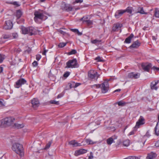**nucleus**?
I'll return each instance as SVG.
<instances>
[{"label": "nucleus", "mask_w": 159, "mask_h": 159, "mask_svg": "<svg viewBox=\"0 0 159 159\" xmlns=\"http://www.w3.org/2000/svg\"><path fill=\"white\" fill-rule=\"evenodd\" d=\"M15 118L13 117H8L0 120V127H4L11 125L14 123Z\"/></svg>", "instance_id": "obj_1"}, {"label": "nucleus", "mask_w": 159, "mask_h": 159, "mask_svg": "<svg viewBox=\"0 0 159 159\" xmlns=\"http://www.w3.org/2000/svg\"><path fill=\"white\" fill-rule=\"evenodd\" d=\"M109 84L107 81H105L101 84H94L91 86L92 88H100L102 93H105L108 91L109 90Z\"/></svg>", "instance_id": "obj_2"}, {"label": "nucleus", "mask_w": 159, "mask_h": 159, "mask_svg": "<svg viewBox=\"0 0 159 159\" xmlns=\"http://www.w3.org/2000/svg\"><path fill=\"white\" fill-rule=\"evenodd\" d=\"M12 149L20 156H23V148L21 144L17 143H14L12 146Z\"/></svg>", "instance_id": "obj_3"}, {"label": "nucleus", "mask_w": 159, "mask_h": 159, "mask_svg": "<svg viewBox=\"0 0 159 159\" xmlns=\"http://www.w3.org/2000/svg\"><path fill=\"white\" fill-rule=\"evenodd\" d=\"M21 29L22 33L24 34H28L30 35H32L35 33L34 29L32 27L26 28L22 26Z\"/></svg>", "instance_id": "obj_4"}, {"label": "nucleus", "mask_w": 159, "mask_h": 159, "mask_svg": "<svg viewBox=\"0 0 159 159\" xmlns=\"http://www.w3.org/2000/svg\"><path fill=\"white\" fill-rule=\"evenodd\" d=\"M66 68L75 67L77 65V60L76 59H74L72 60H70L66 63Z\"/></svg>", "instance_id": "obj_5"}, {"label": "nucleus", "mask_w": 159, "mask_h": 159, "mask_svg": "<svg viewBox=\"0 0 159 159\" xmlns=\"http://www.w3.org/2000/svg\"><path fill=\"white\" fill-rule=\"evenodd\" d=\"M61 8L62 10L67 11H71L73 9V7L70 4H66L65 2L62 3Z\"/></svg>", "instance_id": "obj_6"}, {"label": "nucleus", "mask_w": 159, "mask_h": 159, "mask_svg": "<svg viewBox=\"0 0 159 159\" xmlns=\"http://www.w3.org/2000/svg\"><path fill=\"white\" fill-rule=\"evenodd\" d=\"M34 15L35 16L34 20L36 22L37 21L38 19L42 20L44 16L43 14L39 11H35Z\"/></svg>", "instance_id": "obj_7"}, {"label": "nucleus", "mask_w": 159, "mask_h": 159, "mask_svg": "<svg viewBox=\"0 0 159 159\" xmlns=\"http://www.w3.org/2000/svg\"><path fill=\"white\" fill-rule=\"evenodd\" d=\"M88 74L89 78L91 79H94L96 77L97 79L99 75L97 71L93 70H90L88 72Z\"/></svg>", "instance_id": "obj_8"}, {"label": "nucleus", "mask_w": 159, "mask_h": 159, "mask_svg": "<svg viewBox=\"0 0 159 159\" xmlns=\"http://www.w3.org/2000/svg\"><path fill=\"white\" fill-rule=\"evenodd\" d=\"M26 82V81L24 79H20L16 82L15 86L16 88H20L22 85L25 84Z\"/></svg>", "instance_id": "obj_9"}, {"label": "nucleus", "mask_w": 159, "mask_h": 159, "mask_svg": "<svg viewBox=\"0 0 159 159\" xmlns=\"http://www.w3.org/2000/svg\"><path fill=\"white\" fill-rule=\"evenodd\" d=\"M13 25L11 20H8L5 21L4 26V28L6 30H10L13 27Z\"/></svg>", "instance_id": "obj_10"}, {"label": "nucleus", "mask_w": 159, "mask_h": 159, "mask_svg": "<svg viewBox=\"0 0 159 159\" xmlns=\"http://www.w3.org/2000/svg\"><path fill=\"white\" fill-rule=\"evenodd\" d=\"M144 123V118L142 116H140L138 121L136 123L135 128H138L140 126L143 125Z\"/></svg>", "instance_id": "obj_11"}, {"label": "nucleus", "mask_w": 159, "mask_h": 159, "mask_svg": "<svg viewBox=\"0 0 159 159\" xmlns=\"http://www.w3.org/2000/svg\"><path fill=\"white\" fill-rule=\"evenodd\" d=\"M31 103L32 107L34 108H36L39 105V102L38 99L35 98L32 100Z\"/></svg>", "instance_id": "obj_12"}, {"label": "nucleus", "mask_w": 159, "mask_h": 159, "mask_svg": "<svg viewBox=\"0 0 159 159\" xmlns=\"http://www.w3.org/2000/svg\"><path fill=\"white\" fill-rule=\"evenodd\" d=\"M143 69L145 71L148 72L149 71L150 68L152 66L151 63H149L148 64H142L141 65Z\"/></svg>", "instance_id": "obj_13"}, {"label": "nucleus", "mask_w": 159, "mask_h": 159, "mask_svg": "<svg viewBox=\"0 0 159 159\" xmlns=\"http://www.w3.org/2000/svg\"><path fill=\"white\" fill-rule=\"evenodd\" d=\"M140 74L139 73L134 74L133 72L129 73L128 75V77L131 79H137L140 76Z\"/></svg>", "instance_id": "obj_14"}, {"label": "nucleus", "mask_w": 159, "mask_h": 159, "mask_svg": "<svg viewBox=\"0 0 159 159\" xmlns=\"http://www.w3.org/2000/svg\"><path fill=\"white\" fill-rule=\"evenodd\" d=\"M88 19L87 17H83L80 19L81 20L83 21V23H85L88 25H90L93 24L92 21L90 20H86Z\"/></svg>", "instance_id": "obj_15"}, {"label": "nucleus", "mask_w": 159, "mask_h": 159, "mask_svg": "<svg viewBox=\"0 0 159 159\" xmlns=\"http://www.w3.org/2000/svg\"><path fill=\"white\" fill-rule=\"evenodd\" d=\"M125 12V11L124 10H118L115 13V16L116 18H118Z\"/></svg>", "instance_id": "obj_16"}, {"label": "nucleus", "mask_w": 159, "mask_h": 159, "mask_svg": "<svg viewBox=\"0 0 159 159\" xmlns=\"http://www.w3.org/2000/svg\"><path fill=\"white\" fill-rule=\"evenodd\" d=\"M157 154L152 152L148 154L147 159H154L157 157Z\"/></svg>", "instance_id": "obj_17"}, {"label": "nucleus", "mask_w": 159, "mask_h": 159, "mask_svg": "<svg viewBox=\"0 0 159 159\" xmlns=\"http://www.w3.org/2000/svg\"><path fill=\"white\" fill-rule=\"evenodd\" d=\"M140 45V43L139 41L137 40L134 42L129 47L130 48H138Z\"/></svg>", "instance_id": "obj_18"}, {"label": "nucleus", "mask_w": 159, "mask_h": 159, "mask_svg": "<svg viewBox=\"0 0 159 159\" xmlns=\"http://www.w3.org/2000/svg\"><path fill=\"white\" fill-rule=\"evenodd\" d=\"M69 144L70 145H72L73 147L80 146L81 145L80 143L76 142L75 140L71 141L69 143Z\"/></svg>", "instance_id": "obj_19"}, {"label": "nucleus", "mask_w": 159, "mask_h": 159, "mask_svg": "<svg viewBox=\"0 0 159 159\" xmlns=\"http://www.w3.org/2000/svg\"><path fill=\"white\" fill-rule=\"evenodd\" d=\"M87 152V151L84 149H80L75 152V155L77 156L78 155L83 154L86 153Z\"/></svg>", "instance_id": "obj_20"}, {"label": "nucleus", "mask_w": 159, "mask_h": 159, "mask_svg": "<svg viewBox=\"0 0 159 159\" xmlns=\"http://www.w3.org/2000/svg\"><path fill=\"white\" fill-rule=\"evenodd\" d=\"M158 82H152L151 84V88L152 89H155L157 90V87L156 86V85L157 84Z\"/></svg>", "instance_id": "obj_21"}, {"label": "nucleus", "mask_w": 159, "mask_h": 159, "mask_svg": "<svg viewBox=\"0 0 159 159\" xmlns=\"http://www.w3.org/2000/svg\"><path fill=\"white\" fill-rule=\"evenodd\" d=\"M134 36V35L133 34H131L129 36L125 39V42L127 43H130L131 40Z\"/></svg>", "instance_id": "obj_22"}, {"label": "nucleus", "mask_w": 159, "mask_h": 159, "mask_svg": "<svg viewBox=\"0 0 159 159\" xmlns=\"http://www.w3.org/2000/svg\"><path fill=\"white\" fill-rule=\"evenodd\" d=\"M137 13H140L141 14H147V13L145 12L143 9V7H139L138 8V11L137 12Z\"/></svg>", "instance_id": "obj_23"}, {"label": "nucleus", "mask_w": 159, "mask_h": 159, "mask_svg": "<svg viewBox=\"0 0 159 159\" xmlns=\"http://www.w3.org/2000/svg\"><path fill=\"white\" fill-rule=\"evenodd\" d=\"M120 27V24L119 23H116L112 27V31L115 32Z\"/></svg>", "instance_id": "obj_24"}, {"label": "nucleus", "mask_w": 159, "mask_h": 159, "mask_svg": "<svg viewBox=\"0 0 159 159\" xmlns=\"http://www.w3.org/2000/svg\"><path fill=\"white\" fill-rule=\"evenodd\" d=\"M155 134L157 135H159V123H157L155 128Z\"/></svg>", "instance_id": "obj_25"}, {"label": "nucleus", "mask_w": 159, "mask_h": 159, "mask_svg": "<svg viewBox=\"0 0 159 159\" xmlns=\"http://www.w3.org/2000/svg\"><path fill=\"white\" fill-rule=\"evenodd\" d=\"M123 145L124 146L128 147L130 144L129 140V139H125L123 142Z\"/></svg>", "instance_id": "obj_26"}, {"label": "nucleus", "mask_w": 159, "mask_h": 159, "mask_svg": "<svg viewBox=\"0 0 159 159\" xmlns=\"http://www.w3.org/2000/svg\"><path fill=\"white\" fill-rule=\"evenodd\" d=\"M113 143H115V142L113 140V139L111 137L108 138L107 140V143L108 145H110Z\"/></svg>", "instance_id": "obj_27"}, {"label": "nucleus", "mask_w": 159, "mask_h": 159, "mask_svg": "<svg viewBox=\"0 0 159 159\" xmlns=\"http://www.w3.org/2000/svg\"><path fill=\"white\" fill-rule=\"evenodd\" d=\"M85 142L89 144H93L96 143V142H94L89 139H86L85 140Z\"/></svg>", "instance_id": "obj_28"}, {"label": "nucleus", "mask_w": 159, "mask_h": 159, "mask_svg": "<svg viewBox=\"0 0 159 159\" xmlns=\"http://www.w3.org/2000/svg\"><path fill=\"white\" fill-rule=\"evenodd\" d=\"M102 42L101 40L96 39L91 41L92 43L94 44H99Z\"/></svg>", "instance_id": "obj_29"}, {"label": "nucleus", "mask_w": 159, "mask_h": 159, "mask_svg": "<svg viewBox=\"0 0 159 159\" xmlns=\"http://www.w3.org/2000/svg\"><path fill=\"white\" fill-rule=\"evenodd\" d=\"M22 12L20 10H17L16 12V16L17 18H20L22 15Z\"/></svg>", "instance_id": "obj_30"}, {"label": "nucleus", "mask_w": 159, "mask_h": 159, "mask_svg": "<svg viewBox=\"0 0 159 159\" xmlns=\"http://www.w3.org/2000/svg\"><path fill=\"white\" fill-rule=\"evenodd\" d=\"M11 37V36L8 34H3L2 37V39H10Z\"/></svg>", "instance_id": "obj_31"}, {"label": "nucleus", "mask_w": 159, "mask_h": 159, "mask_svg": "<svg viewBox=\"0 0 159 159\" xmlns=\"http://www.w3.org/2000/svg\"><path fill=\"white\" fill-rule=\"evenodd\" d=\"M154 15L156 17L159 18V10H158L157 8L155 9Z\"/></svg>", "instance_id": "obj_32"}, {"label": "nucleus", "mask_w": 159, "mask_h": 159, "mask_svg": "<svg viewBox=\"0 0 159 159\" xmlns=\"http://www.w3.org/2000/svg\"><path fill=\"white\" fill-rule=\"evenodd\" d=\"M16 127L18 129L22 128L24 126V125L23 124H16L15 125Z\"/></svg>", "instance_id": "obj_33"}, {"label": "nucleus", "mask_w": 159, "mask_h": 159, "mask_svg": "<svg viewBox=\"0 0 159 159\" xmlns=\"http://www.w3.org/2000/svg\"><path fill=\"white\" fill-rule=\"evenodd\" d=\"M125 11V12H127L129 14H131L132 13V8L131 7H128L126 10H124Z\"/></svg>", "instance_id": "obj_34"}, {"label": "nucleus", "mask_w": 159, "mask_h": 159, "mask_svg": "<svg viewBox=\"0 0 159 159\" xmlns=\"http://www.w3.org/2000/svg\"><path fill=\"white\" fill-rule=\"evenodd\" d=\"M117 104L119 106H125L126 103L125 102H123L122 101H120L117 102Z\"/></svg>", "instance_id": "obj_35"}, {"label": "nucleus", "mask_w": 159, "mask_h": 159, "mask_svg": "<svg viewBox=\"0 0 159 159\" xmlns=\"http://www.w3.org/2000/svg\"><path fill=\"white\" fill-rule=\"evenodd\" d=\"M50 103L52 104H54L57 105H58L59 104V101H56L54 100H51L50 101Z\"/></svg>", "instance_id": "obj_36"}, {"label": "nucleus", "mask_w": 159, "mask_h": 159, "mask_svg": "<svg viewBox=\"0 0 159 159\" xmlns=\"http://www.w3.org/2000/svg\"><path fill=\"white\" fill-rule=\"evenodd\" d=\"M76 52H77L75 50L72 49L71 51L68 53V54L69 55L74 54H75Z\"/></svg>", "instance_id": "obj_37"}, {"label": "nucleus", "mask_w": 159, "mask_h": 159, "mask_svg": "<svg viewBox=\"0 0 159 159\" xmlns=\"http://www.w3.org/2000/svg\"><path fill=\"white\" fill-rule=\"evenodd\" d=\"M66 44V43H61L58 45L59 48H63L65 46Z\"/></svg>", "instance_id": "obj_38"}, {"label": "nucleus", "mask_w": 159, "mask_h": 159, "mask_svg": "<svg viewBox=\"0 0 159 159\" xmlns=\"http://www.w3.org/2000/svg\"><path fill=\"white\" fill-rule=\"evenodd\" d=\"M4 55L0 54V63H2L4 60Z\"/></svg>", "instance_id": "obj_39"}, {"label": "nucleus", "mask_w": 159, "mask_h": 159, "mask_svg": "<svg viewBox=\"0 0 159 159\" xmlns=\"http://www.w3.org/2000/svg\"><path fill=\"white\" fill-rule=\"evenodd\" d=\"M17 63L16 62L15 59H14L10 62V64L11 65L14 66L16 65Z\"/></svg>", "instance_id": "obj_40"}, {"label": "nucleus", "mask_w": 159, "mask_h": 159, "mask_svg": "<svg viewBox=\"0 0 159 159\" xmlns=\"http://www.w3.org/2000/svg\"><path fill=\"white\" fill-rule=\"evenodd\" d=\"M51 142H49L46 145L45 148H44V149H48L51 146Z\"/></svg>", "instance_id": "obj_41"}, {"label": "nucleus", "mask_w": 159, "mask_h": 159, "mask_svg": "<svg viewBox=\"0 0 159 159\" xmlns=\"http://www.w3.org/2000/svg\"><path fill=\"white\" fill-rule=\"evenodd\" d=\"M5 106V103L3 100H0V107H3Z\"/></svg>", "instance_id": "obj_42"}, {"label": "nucleus", "mask_w": 159, "mask_h": 159, "mask_svg": "<svg viewBox=\"0 0 159 159\" xmlns=\"http://www.w3.org/2000/svg\"><path fill=\"white\" fill-rule=\"evenodd\" d=\"M10 3L11 4H13L14 5H15L17 7L20 6V5L18 3V2H16V1L11 2Z\"/></svg>", "instance_id": "obj_43"}, {"label": "nucleus", "mask_w": 159, "mask_h": 159, "mask_svg": "<svg viewBox=\"0 0 159 159\" xmlns=\"http://www.w3.org/2000/svg\"><path fill=\"white\" fill-rule=\"evenodd\" d=\"M95 60H97V61L99 62H102L103 61V60H102L100 57H97L95 58Z\"/></svg>", "instance_id": "obj_44"}, {"label": "nucleus", "mask_w": 159, "mask_h": 159, "mask_svg": "<svg viewBox=\"0 0 159 159\" xmlns=\"http://www.w3.org/2000/svg\"><path fill=\"white\" fill-rule=\"evenodd\" d=\"M70 74V73L69 72H66L63 75V76L65 78L68 77Z\"/></svg>", "instance_id": "obj_45"}, {"label": "nucleus", "mask_w": 159, "mask_h": 159, "mask_svg": "<svg viewBox=\"0 0 159 159\" xmlns=\"http://www.w3.org/2000/svg\"><path fill=\"white\" fill-rule=\"evenodd\" d=\"M128 158L129 159H139V157L135 156L129 157Z\"/></svg>", "instance_id": "obj_46"}, {"label": "nucleus", "mask_w": 159, "mask_h": 159, "mask_svg": "<svg viewBox=\"0 0 159 159\" xmlns=\"http://www.w3.org/2000/svg\"><path fill=\"white\" fill-rule=\"evenodd\" d=\"M41 56L40 55L38 54L36 55V59L37 61H39L41 58Z\"/></svg>", "instance_id": "obj_47"}, {"label": "nucleus", "mask_w": 159, "mask_h": 159, "mask_svg": "<svg viewBox=\"0 0 159 159\" xmlns=\"http://www.w3.org/2000/svg\"><path fill=\"white\" fill-rule=\"evenodd\" d=\"M13 38L16 39L18 36V35L17 33H13L12 34Z\"/></svg>", "instance_id": "obj_48"}, {"label": "nucleus", "mask_w": 159, "mask_h": 159, "mask_svg": "<svg viewBox=\"0 0 159 159\" xmlns=\"http://www.w3.org/2000/svg\"><path fill=\"white\" fill-rule=\"evenodd\" d=\"M151 136L150 134L149 133V131H148L146 133V134L144 135V136H146L148 138L150 137Z\"/></svg>", "instance_id": "obj_49"}, {"label": "nucleus", "mask_w": 159, "mask_h": 159, "mask_svg": "<svg viewBox=\"0 0 159 159\" xmlns=\"http://www.w3.org/2000/svg\"><path fill=\"white\" fill-rule=\"evenodd\" d=\"M83 2V0H75V2L73 3V4H75V3H81Z\"/></svg>", "instance_id": "obj_50"}, {"label": "nucleus", "mask_w": 159, "mask_h": 159, "mask_svg": "<svg viewBox=\"0 0 159 159\" xmlns=\"http://www.w3.org/2000/svg\"><path fill=\"white\" fill-rule=\"evenodd\" d=\"M48 50H46L45 48H43V52L42 53V54L44 55H46V53L48 52Z\"/></svg>", "instance_id": "obj_51"}, {"label": "nucleus", "mask_w": 159, "mask_h": 159, "mask_svg": "<svg viewBox=\"0 0 159 159\" xmlns=\"http://www.w3.org/2000/svg\"><path fill=\"white\" fill-rule=\"evenodd\" d=\"M32 65L34 66H36L38 65V63L37 61H34L32 63Z\"/></svg>", "instance_id": "obj_52"}, {"label": "nucleus", "mask_w": 159, "mask_h": 159, "mask_svg": "<svg viewBox=\"0 0 159 159\" xmlns=\"http://www.w3.org/2000/svg\"><path fill=\"white\" fill-rule=\"evenodd\" d=\"M117 136L116 135H114L112 137H111V138L113 139V140L114 141V140L116 139H117Z\"/></svg>", "instance_id": "obj_53"}, {"label": "nucleus", "mask_w": 159, "mask_h": 159, "mask_svg": "<svg viewBox=\"0 0 159 159\" xmlns=\"http://www.w3.org/2000/svg\"><path fill=\"white\" fill-rule=\"evenodd\" d=\"M70 30L71 31H72L73 32L76 33L77 31H78V29H71Z\"/></svg>", "instance_id": "obj_54"}, {"label": "nucleus", "mask_w": 159, "mask_h": 159, "mask_svg": "<svg viewBox=\"0 0 159 159\" xmlns=\"http://www.w3.org/2000/svg\"><path fill=\"white\" fill-rule=\"evenodd\" d=\"M155 146L156 147H159V140H158L155 143Z\"/></svg>", "instance_id": "obj_55"}, {"label": "nucleus", "mask_w": 159, "mask_h": 159, "mask_svg": "<svg viewBox=\"0 0 159 159\" xmlns=\"http://www.w3.org/2000/svg\"><path fill=\"white\" fill-rule=\"evenodd\" d=\"M58 32L59 33L62 34L63 35L65 34V32L62 30H60Z\"/></svg>", "instance_id": "obj_56"}, {"label": "nucleus", "mask_w": 159, "mask_h": 159, "mask_svg": "<svg viewBox=\"0 0 159 159\" xmlns=\"http://www.w3.org/2000/svg\"><path fill=\"white\" fill-rule=\"evenodd\" d=\"M81 84L80 83H76L75 84V85L74 86L75 88H76L79 86Z\"/></svg>", "instance_id": "obj_57"}, {"label": "nucleus", "mask_w": 159, "mask_h": 159, "mask_svg": "<svg viewBox=\"0 0 159 159\" xmlns=\"http://www.w3.org/2000/svg\"><path fill=\"white\" fill-rule=\"evenodd\" d=\"M76 33L79 35H81L82 34V33L80 32L78 30V31H77V32H76Z\"/></svg>", "instance_id": "obj_58"}, {"label": "nucleus", "mask_w": 159, "mask_h": 159, "mask_svg": "<svg viewBox=\"0 0 159 159\" xmlns=\"http://www.w3.org/2000/svg\"><path fill=\"white\" fill-rule=\"evenodd\" d=\"M63 96V94H59L57 96V98H60L61 97H62Z\"/></svg>", "instance_id": "obj_59"}, {"label": "nucleus", "mask_w": 159, "mask_h": 159, "mask_svg": "<svg viewBox=\"0 0 159 159\" xmlns=\"http://www.w3.org/2000/svg\"><path fill=\"white\" fill-rule=\"evenodd\" d=\"M152 39L153 40L156 41L157 39V38L155 36H152Z\"/></svg>", "instance_id": "obj_60"}, {"label": "nucleus", "mask_w": 159, "mask_h": 159, "mask_svg": "<svg viewBox=\"0 0 159 159\" xmlns=\"http://www.w3.org/2000/svg\"><path fill=\"white\" fill-rule=\"evenodd\" d=\"M120 90H121V89H116V90H115V91H114L113 92L115 93L116 92H120Z\"/></svg>", "instance_id": "obj_61"}, {"label": "nucleus", "mask_w": 159, "mask_h": 159, "mask_svg": "<svg viewBox=\"0 0 159 159\" xmlns=\"http://www.w3.org/2000/svg\"><path fill=\"white\" fill-rule=\"evenodd\" d=\"M3 68L2 67H0V73H1L3 71Z\"/></svg>", "instance_id": "obj_62"}, {"label": "nucleus", "mask_w": 159, "mask_h": 159, "mask_svg": "<svg viewBox=\"0 0 159 159\" xmlns=\"http://www.w3.org/2000/svg\"><path fill=\"white\" fill-rule=\"evenodd\" d=\"M153 68H154L156 69L157 70H159V68L156 67H155V66H153Z\"/></svg>", "instance_id": "obj_63"}, {"label": "nucleus", "mask_w": 159, "mask_h": 159, "mask_svg": "<svg viewBox=\"0 0 159 159\" xmlns=\"http://www.w3.org/2000/svg\"><path fill=\"white\" fill-rule=\"evenodd\" d=\"M134 134V132L133 131L129 133L130 135H132V134Z\"/></svg>", "instance_id": "obj_64"}]
</instances>
